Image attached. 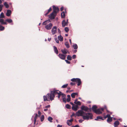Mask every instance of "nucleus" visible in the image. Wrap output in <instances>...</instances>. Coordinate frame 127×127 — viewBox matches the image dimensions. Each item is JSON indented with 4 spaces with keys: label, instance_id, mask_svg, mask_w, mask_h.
<instances>
[{
    "label": "nucleus",
    "instance_id": "1",
    "mask_svg": "<svg viewBox=\"0 0 127 127\" xmlns=\"http://www.w3.org/2000/svg\"><path fill=\"white\" fill-rule=\"evenodd\" d=\"M60 91L58 90L54 89L53 91L51 92L50 94H47L46 96L44 95L43 96L44 101H52L54 100L55 97V95L59 93Z\"/></svg>",
    "mask_w": 127,
    "mask_h": 127
},
{
    "label": "nucleus",
    "instance_id": "2",
    "mask_svg": "<svg viewBox=\"0 0 127 127\" xmlns=\"http://www.w3.org/2000/svg\"><path fill=\"white\" fill-rule=\"evenodd\" d=\"M81 112V111H79ZM79 113V114H76L75 115L77 116H82L84 120H88L89 119H93V115L92 114L89 112H83Z\"/></svg>",
    "mask_w": 127,
    "mask_h": 127
},
{
    "label": "nucleus",
    "instance_id": "3",
    "mask_svg": "<svg viewBox=\"0 0 127 127\" xmlns=\"http://www.w3.org/2000/svg\"><path fill=\"white\" fill-rule=\"evenodd\" d=\"M7 22L9 23H11V25L13 24V21L11 19H7L5 20L3 19H0V23L1 25H7Z\"/></svg>",
    "mask_w": 127,
    "mask_h": 127
},
{
    "label": "nucleus",
    "instance_id": "4",
    "mask_svg": "<svg viewBox=\"0 0 127 127\" xmlns=\"http://www.w3.org/2000/svg\"><path fill=\"white\" fill-rule=\"evenodd\" d=\"M80 108L81 109V110H78L77 112L75 114V115L79 114V113H80L79 112L81 113V112L79 111H81V112L82 113L83 112H85L83 111H87L89 109L88 107L87 106L84 105L82 106Z\"/></svg>",
    "mask_w": 127,
    "mask_h": 127
},
{
    "label": "nucleus",
    "instance_id": "5",
    "mask_svg": "<svg viewBox=\"0 0 127 127\" xmlns=\"http://www.w3.org/2000/svg\"><path fill=\"white\" fill-rule=\"evenodd\" d=\"M71 80L73 82H76L77 83L78 86H80L81 83V80L79 78H73L71 79Z\"/></svg>",
    "mask_w": 127,
    "mask_h": 127
},
{
    "label": "nucleus",
    "instance_id": "6",
    "mask_svg": "<svg viewBox=\"0 0 127 127\" xmlns=\"http://www.w3.org/2000/svg\"><path fill=\"white\" fill-rule=\"evenodd\" d=\"M104 109L103 108H98L94 112L97 114H101L102 113L101 111H103Z\"/></svg>",
    "mask_w": 127,
    "mask_h": 127
},
{
    "label": "nucleus",
    "instance_id": "7",
    "mask_svg": "<svg viewBox=\"0 0 127 127\" xmlns=\"http://www.w3.org/2000/svg\"><path fill=\"white\" fill-rule=\"evenodd\" d=\"M53 26V24L50 23L49 24L46 25L45 27V29L47 30H50L52 28Z\"/></svg>",
    "mask_w": 127,
    "mask_h": 127
},
{
    "label": "nucleus",
    "instance_id": "8",
    "mask_svg": "<svg viewBox=\"0 0 127 127\" xmlns=\"http://www.w3.org/2000/svg\"><path fill=\"white\" fill-rule=\"evenodd\" d=\"M57 27L56 26L53 27L52 29L51 32L53 35L56 34L57 32Z\"/></svg>",
    "mask_w": 127,
    "mask_h": 127
},
{
    "label": "nucleus",
    "instance_id": "9",
    "mask_svg": "<svg viewBox=\"0 0 127 127\" xmlns=\"http://www.w3.org/2000/svg\"><path fill=\"white\" fill-rule=\"evenodd\" d=\"M56 14H55V13L53 12L49 15V17L51 20L54 19L55 18Z\"/></svg>",
    "mask_w": 127,
    "mask_h": 127
},
{
    "label": "nucleus",
    "instance_id": "10",
    "mask_svg": "<svg viewBox=\"0 0 127 127\" xmlns=\"http://www.w3.org/2000/svg\"><path fill=\"white\" fill-rule=\"evenodd\" d=\"M53 12L55 13V14H56L57 12L59 11V9L58 8L55 7L54 5L53 6Z\"/></svg>",
    "mask_w": 127,
    "mask_h": 127
},
{
    "label": "nucleus",
    "instance_id": "11",
    "mask_svg": "<svg viewBox=\"0 0 127 127\" xmlns=\"http://www.w3.org/2000/svg\"><path fill=\"white\" fill-rule=\"evenodd\" d=\"M58 56L60 59L63 60H64L66 58L65 56L61 54H59Z\"/></svg>",
    "mask_w": 127,
    "mask_h": 127
},
{
    "label": "nucleus",
    "instance_id": "12",
    "mask_svg": "<svg viewBox=\"0 0 127 127\" xmlns=\"http://www.w3.org/2000/svg\"><path fill=\"white\" fill-rule=\"evenodd\" d=\"M78 108V106L77 105H73L72 106V109L74 111H77Z\"/></svg>",
    "mask_w": 127,
    "mask_h": 127
},
{
    "label": "nucleus",
    "instance_id": "13",
    "mask_svg": "<svg viewBox=\"0 0 127 127\" xmlns=\"http://www.w3.org/2000/svg\"><path fill=\"white\" fill-rule=\"evenodd\" d=\"M62 98L64 102L66 103V96L64 94H62Z\"/></svg>",
    "mask_w": 127,
    "mask_h": 127
},
{
    "label": "nucleus",
    "instance_id": "14",
    "mask_svg": "<svg viewBox=\"0 0 127 127\" xmlns=\"http://www.w3.org/2000/svg\"><path fill=\"white\" fill-rule=\"evenodd\" d=\"M73 119H72L70 120H67L66 122L67 125L69 126L71 125L72 122L73 121Z\"/></svg>",
    "mask_w": 127,
    "mask_h": 127
},
{
    "label": "nucleus",
    "instance_id": "15",
    "mask_svg": "<svg viewBox=\"0 0 127 127\" xmlns=\"http://www.w3.org/2000/svg\"><path fill=\"white\" fill-rule=\"evenodd\" d=\"M11 13V11L10 10H8L7 11V12L6 13V15L7 16L9 17V16Z\"/></svg>",
    "mask_w": 127,
    "mask_h": 127
},
{
    "label": "nucleus",
    "instance_id": "16",
    "mask_svg": "<svg viewBox=\"0 0 127 127\" xmlns=\"http://www.w3.org/2000/svg\"><path fill=\"white\" fill-rule=\"evenodd\" d=\"M61 51L62 53L64 54H66L67 53H69V52H68V51L66 49H62Z\"/></svg>",
    "mask_w": 127,
    "mask_h": 127
},
{
    "label": "nucleus",
    "instance_id": "17",
    "mask_svg": "<svg viewBox=\"0 0 127 127\" xmlns=\"http://www.w3.org/2000/svg\"><path fill=\"white\" fill-rule=\"evenodd\" d=\"M99 119L101 120H104V119L102 117L100 116H97L96 118L95 119V120L96 121H99Z\"/></svg>",
    "mask_w": 127,
    "mask_h": 127
},
{
    "label": "nucleus",
    "instance_id": "18",
    "mask_svg": "<svg viewBox=\"0 0 127 127\" xmlns=\"http://www.w3.org/2000/svg\"><path fill=\"white\" fill-rule=\"evenodd\" d=\"M67 25L68 24L67 23V22H66L65 20H64L62 21V26L63 27H64Z\"/></svg>",
    "mask_w": 127,
    "mask_h": 127
},
{
    "label": "nucleus",
    "instance_id": "19",
    "mask_svg": "<svg viewBox=\"0 0 127 127\" xmlns=\"http://www.w3.org/2000/svg\"><path fill=\"white\" fill-rule=\"evenodd\" d=\"M119 124V122L118 121H115L114 123V126L115 127H118L117 126H118Z\"/></svg>",
    "mask_w": 127,
    "mask_h": 127
},
{
    "label": "nucleus",
    "instance_id": "20",
    "mask_svg": "<svg viewBox=\"0 0 127 127\" xmlns=\"http://www.w3.org/2000/svg\"><path fill=\"white\" fill-rule=\"evenodd\" d=\"M34 115H35V116L34 118V124H35V122L36 121V119L38 118V115L37 114H34Z\"/></svg>",
    "mask_w": 127,
    "mask_h": 127
},
{
    "label": "nucleus",
    "instance_id": "21",
    "mask_svg": "<svg viewBox=\"0 0 127 127\" xmlns=\"http://www.w3.org/2000/svg\"><path fill=\"white\" fill-rule=\"evenodd\" d=\"M50 22V20H48L45 21L42 23V25H46L47 23H49V22Z\"/></svg>",
    "mask_w": 127,
    "mask_h": 127
},
{
    "label": "nucleus",
    "instance_id": "22",
    "mask_svg": "<svg viewBox=\"0 0 127 127\" xmlns=\"http://www.w3.org/2000/svg\"><path fill=\"white\" fill-rule=\"evenodd\" d=\"M53 47L55 52L56 53V54H57L58 53V51L57 49V47L55 46H54Z\"/></svg>",
    "mask_w": 127,
    "mask_h": 127
},
{
    "label": "nucleus",
    "instance_id": "23",
    "mask_svg": "<svg viewBox=\"0 0 127 127\" xmlns=\"http://www.w3.org/2000/svg\"><path fill=\"white\" fill-rule=\"evenodd\" d=\"M97 108V107L95 105H94L92 107V109L93 111L94 112L97 109L96 108Z\"/></svg>",
    "mask_w": 127,
    "mask_h": 127
},
{
    "label": "nucleus",
    "instance_id": "24",
    "mask_svg": "<svg viewBox=\"0 0 127 127\" xmlns=\"http://www.w3.org/2000/svg\"><path fill=\"white\" fill-rule=\"evenodd\" d=\"M77 95L78 93H73L71 94V96L72 97L74 98L75 97V95Z\"/></svg>",
    "mask_w": 127,
    "mask_h": 127
},
{
    "label": "nucleus",
    "instance_id": "25",
    "mask_svg": "<svg viewBox=\"0 0 127 127\" xmlns=\"http://www.w3.org/2000/svg\"><path fill=\"white\" fill-rule=\"evenodd\" d=\"M58 38L61 41H62L63 40V37L61 35H60L58 36Z\"/></svg>",
    "mask_w": 127,
    "mask_h": 127
},
{
    "label": "nucleus",
    "instance_id": "26",
    "mask_svg": "<svg viewBox=\"0 0 127 127\" xmlns=\"http://www.w3.org/2000/svg\"><path fill=\"white\" fill-rule=\"evenodd\" d=\"M67 98L66 99L67 101L68 102H69L70 100V96L69 95H67Z\"/></svg>",
    "mask_w": 127,
    "mask_h": 127
},
{
    "label": "nucleus",
    "instance_id": "27",
    "mask_svg": "<svg viewBox=\"0 0 127 127\" xmlns=\"http://www.w3.org/2000/svg\"><path fill=\"white\" fill-rule=\"evenodd\" d=\"M62 94H63L62 93V92L61 91H59V93L58 94V98H59L60 97V96L61 95L62 96Z\"/></svg>",
    "mask_w": 127,
    "mask_h": 127
},
{
    "label": "nucleus",
    "instance_id": "28",
    "mask_svg": "<svg viewBox=\"0 0 127 127\" xmlns=\"http://www.w3.org/2000/svg\"><path fill=\"white\" fill-rule=\"evenodd\" d=\"M53 119L51 117H49L48 118V120L51 123L52 122Z\"/></svg>",
    "mask_w": 127,
    "mask_h": 127
},
{
    "label": "nucleus",
    "instance_id": "29",
    "mask_svg": "<svg viewBox=\"0 0 127 127\" xmlns=\"http://www.w3.org/2000/svg\"><path fill=\"white\" fill-rule=\"evenodd\" d=\"M61 17L62 18H64L65 16V13L64 12H63L61 14Z\"/></svg>",
    "mask_w": 127,
    "mask_h": 127
},
{
    "label": "nucleus",
    "instance_id": "30",
    "mask_svg": "<svg viewBox=\"0 0 127 127\" xmlns=\"http://www.w3.org/2000/svg\"><path fill=\"white\" fill-rule=\"evenodd\" d=\"M112 121V117H110V118H108L107 120V122L109 123Z\"/></svg>",
    "mask_w": 127,
    "mask_h": 127
},
{
    "label": "nucleus",
    "instance_id": "31",
    "mask_svg": "<svg viewBox=\"0 0 127 127\" xmlns=\"http://www.w3.org/2000/svg\"><path fill=\"white\" fill-rule=\"evenodd\" d=\"M4 5L6 8H7L9 7V5L6 2H5L4 3Z\"/></svg>",
    "mask_w": 127,
    "mask_h": 127
},
{
    "label": "nucleus",
    "instance_id": "32",
    "mask_svg": "<svg viewBox=\"0 0 127 127\" xmlns=\"http://www.w3.org/2000/svg\"><path fill=\"white\" fill-rule=\"evenodd\" d=\"M1 25V24L0 25V30L1 31H3L4 30L5 28L4 27H3Z\"/></svg>",
    "mask_w": 127,
    "mask_h": 127
},
{
    "label": "nucleus",
    "instance_id": "33",
    "mask_svg": "<svg viewBox=\"0 0 127 127\" xmlns=\"http://www.w3.org/2000/svg\"><path fill=\"white\" fill-rule=\"evenodd\" d=\"M64 44L67 48H68L69 47V46L67 42H65L64 43Z\"/></svg>",
    "mask_w": 127,
    "mask_h": 127
},
{
    "label": "nucleus",
    "instance_id": "34",
    "mask_svg": "<svg viewBox=\"0 0 127 127\" xmlns=\"http://www.w3.org/2000/svg\"><path fill=\"white\" fill-rule=\"evenodd\" d=\"M73 47L74 49H76L78 48V46L76 44H75L73 45Z\"/></svg>",
    "mask_w": 127,
    "mask_h": 127
},
{
    "label": "nucleus",
    "instance_id": "35",
    "mask_svg": "<svg viewBox=\"0 0 127 127\" xmlns=\"http://www.w3.org/2000/svg\"><path fill=\"white\" fill-rule=\"evenodd\" d=\"M4 17V13L3 12L1 13L0 15V19H1V18H3Z\"/></svg>",
    "mask_w": 127,
    "mask_h": 127
},
{
    "label": "nucleus",
    "instance_id": "36",
    "mask_svg": "<svg viewBox=\"0 0 127 127\" xmlns=\"http://www.w3.org/2000/svg\"><path fill=\"white\" fill-rule=\"evenodd\" d=\"M67 59L68 60H71L72 59V57L70 55H68L67 56Z\"/></svg>",
    "mask_w": 127,
    "mask_h": 127
},
{
    "label": "nucleus",
    "instance_id": "37",
    "mask_svg": "<svg viewBox=\"0 0 127 127\" xmlns=\"http://www.w3.org/2000/svg\"><path fill=\"white\" fill-rule=\"evenodd\" d=\"M65 107L67 109H70L71 108V106L69 104H66L65 106Z\"/></svg>",
    "mask_w": 127,
    "mask_h": 127
},
{
    "label": "nucleus",
    "instance_id": "38",
    "mask_svg": "<svg viewBox=\"0 0 127 127\" xmlns=\"http://www.w3.org/2000/svg\"><path fill=\"white\" fill-rule=\"evenodd\" d=\"M68 85V84H65L64 85L62 86L61 87L63 88H66L67 87Z\"/></svg>",
    "mask_w": 127,
    "mask_h": 127
},
{
    "label": "nucleus",
    "instance_id": "39",
    "mask_svg": "<svg viewBox=\"0 0 127 127\" xmlns=\"http://www.w3.org/2000/svg\"><path fill=\"white\" fill-rule=\"evenodd\" d=\"M52 10V9H51V7H50L49 9L48 10V11L45 14V15L46 16V15L47 14H48V13L50 12L51 10Z\"/></svg>",
    "mask_w": 127,
    "mask_h": 127
},
{
    "label": "nucleus",
    "instance_id": "40",
    "mask_svg": "<svg viewBox=\"0 0 127 127\" xmlns=\"http://www.w3.org/2000/svg\"><path fill=\"white\" fill-rule=\"evenodd\" d=\"M41 122L43 121L44 119V116L43 115H42L41 117Z\"/></svg>",
    "mask_w": 127,
    "mask_h": 127
},
{
    "label": "nucleus",
    "instance_id": "41",
    "mask_svg": "<svg viewBox=\"0 0 127 127\" xmlns=\"http://www.w3.org/2000/svg\"><path fill=\"white\" fill-rule=\"evenodd\" d=\"M3 6L2 4H0V12H1L2 11Z\"/></svg>",
    "mask_w": 127,
    "mask_h": 127
},
{
    "label": "nucleus",
    "instance_id": "42",
    "mask_svg": "<svg viewBox=\"0 0 127 127\" xmlns=\"http://www.w3.org/2000/svg\"><path fill=\"white\" fill-rule=\"evenodd\" d=\"M65 31L66 32H67L69 31V29L67 27H65L64 28Z\"/></svg>",
    "mask_w": 127,
    "mask_h": 127
},
{
    "label": "nucleus",
    "instance_id": "43",
    "mask_svg": "<svg viewBox=\"0 0 127 127\" xmlns=\"http://www.w3.org/2000/svg\"><path fill=\"white\" fill-rule=\"evenodd\" d=\"M75 104H77V105H80L81 104V102L79 101H77Z\"/></svg>",
    "mask_w": 127,
    "mask_h": 127
},
{
    "label": "nucleus",
    "instance_id": "44",
    "mask_svg": "<svg viewBox=\"0 0 127 127\" xmlns=\"http://www.w3.org/2000/svg\"><path fill=\"white\" fill-rule=\"evenodd\" d=\"M55 39L57 43H59V40L57 38H55Z\"/></svg>",
    "mask_w": 127,
    "mask_h": 127
},
{
    "label": "nucleus",
    "instance_id": "45",
    "mask_svg": "<svg viewBox=\"0 0 127 127\" xmlns=\"http://www.w3.org/2000/svg\"><path fill=\"white\" fill-rule=\"evenodd\" d=\"M65 61L67 64H70V62L68 61L67 60H65Z\"/></svg>",
    "mask_w": 127,
    "mask_h": 127
},
{
    "label": "nucleus",
    "instance_id": "46",
    "mask_svg": "<svg viewBox=\"0 0 127 127\" xmlns=\"http://www.w3.org/2000/svg\"><path fill=\"white\" fill-rule=\"evenodd\" d=\"M84 121L82 119H80L79 120V122L80 123H82Z\"/></svg>",
    "mask_w": 127,
    "mask_h": 127
},
{
    "label": "nucleus",
    "instance_id": "47",
    "mask_svg": "<svg viewBox=\"0 0 127 127\" xmlns=\"http://www.w3.org/2000/svg\"><path fill=\"white\" fill-rule=\"evenodd\" d=\"M76 58V55H74L72 56V58L73 59H74Z\"/></svg>",
    "mask_w": 127,
    "mask_h": 127
},
{
    "label": "nucleus",
    "instance_id": "48",
    "mask_svg": "<svg viewBox=\"0 0 127 127\" xmlns=\"http://www.w3.org/2000/svg\"><path fill=\"white\" fill-rule=\"evenodd\" d=\"M106 116L107 118H108L111 117L110 116V115L109 114H107Z\"/></svg>",
    "mask_w": 127,
    "mask_h": 127
},
{
    "label": "nucleus",
    "instance_id": "49",
    "mask_svg": "<svg viewBox=\"0 0 127 127\" xmlns=\"http://www.w3.org/2000/svg\"><path fill=\"white\" fill-rule=\"evenodd\" d=\"M70 84L71 85H74L75 84V83L73 82H71L70 83Z\"/></svg>",
    "mask_w": 127,
    "mask_h": 127
},
{
    "label": "nucleus",
    "instance_id": "50",
    "mask_svg": "<svg viewBox=\"0 0 127 127\" xmlns=\"http://www.w3.org/2000/svg\"><path fill=\"white\" fill-rule=\"evenodd\" d=\"M38 114L39 116L41 114V112L39 111H38Z\"/></svg>",
    "mask_w": 127,
    "mask_h": 127
},
{
    "label": "nucleus",
    "instance_id": "51",
    "mask_svg": "<svg viewBox=\"0 0 127 127\" xmlns=\"http://www.w3.org/2000/svg\"><path fill=\"white\" fill-rule=\"evenodd\" d=\"M58 32L59 33H60L61 32V31L60 30V29L59 28L58 29Z\"/></svg>",
    "mask_w": 127,
    "mask_h": 127
},
{
    "label": "nucleus",
    "instance_id": "52",
    "mask_svg": "<svg viewBox=\"0 0 127 127\" xmlns=\"http://www.w3.org/2000/svg\"><path fill=\"white\" fill-rule=\"evenodd\" d=\"M63 9H64V7H62L61 8L60 10L61 11H63Z\"/></svg>",
    "mask_w": 127,
    "mask_h": 127
},
{
    "label": "nucleus",
    "instance_id": "53",
    "mask_svg": "<svg viewBox=\"0 0 127 127\" xmlns=\"http://www.w3.org/2000/svg\"><path fill=\"white\" fill-rule=\"evenodd\" d=\"M57 127H62V125H58L57 126Z\"/></svg>",
    "mask_w": 127,
    "mask_h": 127
},
{
    "label": "nucleus",
    "instance_id": "54",
    "mask_svg": "<svg viewBox=\"0 0 127 127\" xmlns=\"http://www.w3.org/2000/svg\"><path fill=\"white\" fill-rule=\"evenodd\" d=\"M74 127H79V126L78 125H76L74 126Z\"/></svg>",
    "mask_w": 127,
    "mask_h": 127
},
{
    "label": "nucleus",
    "instance_id": "55",
    "mask_svg": "<svg viewBox=\"0 0 127 127\" xmlns=\"http://www.w3.org/2000/svg\"><path fill=\"white\" fill-rule=\"evenodd\" d=\"M50 107V105H47L45 106V108H47L49 107Z\"/></svg>",
    "mask_w": 127,
    "mask_h": 127
},
{
    "label": "nucleus",
    "instance_id": "56",
    "mask_svg": "<svg viewBox=\"0 0 127 127\" xmlns=\"http://www.w3.org/2000/svg\"><path fill=\"white\" fill-rule=\"evenodd\" d=\"M77 100H78L77 99H76L75 100V101L74 102V103H75V104L77 102Z\"/></svg>",
    "mask_w": 127,
    "mask_h": 127
},
{
    "label": "nucleus",
    "instance_id": "57",
    "mask_svg": "<svg viewBox=\"0 0 127 127\" xmlns=\"http://www.w3.org/2000/svg\"><path fill=\"white\" fill-rule=\"evenodd\" d=\"M9 4L10 5H11V7H10V9H11V8H12V6L11 5H12V3H9Z\"/></svg>",
    "mask_w": 127,
    "mask_h": 127
},
{
    "label": "nucleus",
    "instance_id": "58",
    "mask_svg": "<svg viewBox=\"0 0 127 127\" xmlns=\"http://www.w3.org/2000/svg\"><path fill=\"white\" fill-rule=\"evenodd\" d=\"M51 38H48V41H50L51 40Z\"/></svg>",
    "mask_w": 127,
    "mask_h": 127
},
{
    "label": "nucleus",
    "instance_id": "59",
    "mask_svg": "<svg viewBox=\"0 0 127 127\" xmlns=\"http://www.w3.org/2000/svg\"><path fill=\"white\" fill-rule=\"evenodd\" d=\"M70 104H71L72 106L74 105L73 104V103L72 102H70Z\"/></svg>",
    "mask_w": 127,
    "mask_h": 127
},
{
    "label": "nucleus",
    "instance_id": "60",
    "mask_svg": "<svg viewBox=\"0 0 127 127\" xmlns=\"http://www.w3.org/2000/svg\"><path fill=\"white\" fill-rule=\"evenodd\" d=\"M75 114H74V113H73L72 114V115H71V116H74V115Z\"/></svg>",
    "mask_w": 127,
    "mask_h": 127
},
{
    "label": "nucleus",
    "instance_id": "61",
    "mask_svg": "<svg viewBox=\"0 0 127 127\" xmlns=\"http://www.w3.org/2000/svg\"><path fill=\"white\" fill-rule=\"evenodd\" d=\"M67 89H68V90H70V88L69 87H68L67 88Z\"/></svg>",
    "mask_w": 127,
    "mask_h": 127
},
{
    "label": "nucleus",
    "instance_id": "62",
    "mask_svg": "<svg viewBox=\"0 0 127 127\" xmlns=\"http://www.w3.org/2000/svg\"><path fill=\"white\" fill-rule=\"evenodd\" d=\"M47 110H48V109H47V108H46V109H44V111H47Z\"/></svg>",
    "mask_w": 127,
    "mask_h": 127
},
{
    "label": "nucleus",
    "instance_id": "63",
    "mask_svg": "<svg viewBox=\"0 0 127 127\" xmlns=\"http://www.w3.org/2000/svg\"><path fill=\"white\" fill-rule=\"evenodd\" d=\"M106 118H107V117H106V116H104V119H106Z\"/></svg>",
    "mask_w": 127,
    "mask_h": 127
},
{
    "label": "nucleus",
    "instance_id": "64",
    "mask_svg": "<svg viewBox=\"0 0 127 127\" xmlns=\"http://www.w3.org/2000/svg\"><path fill=\"white\" fill-rule=\"evenodd\" d=\"M69 42L70 43V44H71V39H69Z\"/></svg>",
    "mask_w": 127,
    "mask_h": 127
}]
</instances>
